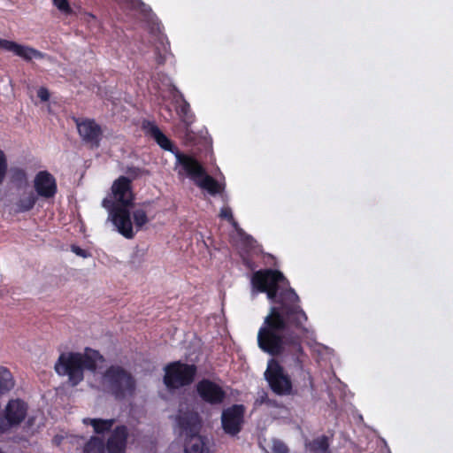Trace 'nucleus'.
<instances>
[{
	"label": "nucleus",
	"mask_w": 453,
	"mask_h": 453,
	"mask_svg": "<svg viewBox=\"0 0 453 453\" xmlns=\"http://www.w3.org/2000/svg\"><path fill=\"white\" fill-rule=\"evenodd\" d=\"M266 403H269V398L265 393H264L256 400V404L258 405L266 404Z\"/></svg>",
	"instance_id": "obj_32"
},
{
	"label": "nucleus",
	"mask_w": 453,
	"mask_h": 453,
	"mask_svg": "<svg viewBox=\"0 0 453 453\" xmlns=\"http://www.w3.org/2000/svg\"><path fill=\"white\" fill-rule=\"evenodd\" d=\"M83 453H106L104 440L99 437L92 436L84 445Z\"/></svg>",
	"instance_id": "obj_23"
},
{
	"label": "nucleus",
	"mask_w": 453,
	"mask_h": 453,
	"mask_svg": "<svg viewBox=\"0 0 453 453\" xmlns=\"http://www.w3.org/2000/svg\"><path fill=\"white\" fill-rule=\"evenodd\" d=\"M147 132L162 149L174 154L176 158L175 169L179 175L189 177L196 186L206 190L211 196L222 193L225 186L207 174L203 166L193 157L181 153L178 150H174L171 141L156 125L149 123Z\"/></svg>",
	"instance_id": "obj_2"
},
{
	"label": "nucleus",
	"mask_w": 453,
	"mask_h": 453,
	"mask_svg": "<svg viewBox=\"0 0 453 453\" xmlns=\"http://www.w3.org/2000/svg\"><path fill=\"white\" fill-rule=\"evenodd\" d=\"M0 50L12 52L15 56L26 61H31L34 58H42L44 56L41 51L32 47L6 39H0Z\"/></svg>",
	"instance_id": "obj_13"
},
{
	"label": "nucleus",
	"mask_w": 453,
	"mask_h": 453,
	"mask_svg": "<svg viewBox=\"0 0 453 453\" xmlns=\"http://www.w3.org/2000/svg\"><path fill=\"white\" fill-rule=\"evenodd\" d=\"M15 382L11 372L5 368L0 367V395L11 391L14 388Z\"/></svg>",
	"instance_id": "obj_21"
},
{
	"label": "nucleus",
	"mask_w": 453,
	"mask_h": 453,
	"mask_svg": "<svg viewBox=\"0 0 453 453\" xmlns=\"http://www.w3.org/2000/svg\"><path fill=\"white\" fill-rule=\"evenodd\" d=\"M157 35H156L155 50L156 59L158 65H163L168 55L169 42L165 35H163L159 27L157 28Z\"/></svg>",
	"instance_id": "obj_18"
},
{
	"label": "nucleus",
	"mask_w": 453,
	"mask_h": 453,
	"mask_svg": "<svg viewBox=\"0 0 453 453\" xmlns=\"http://www.w3.org/2000/svg\"><path fill=\"white\" fill-rule=\"evenodd\" d=\"M53 4L62 12L70 13L71 8L67 0H53Z\"/></svg>",
	"instance_id": "obj_29"
},
{
	"label": "nucleus",
	"mask_w": 453,
	"mask_h": 453,
	"mask_svg": "<svg viewBox=\"0 0 453 453\" xmlns=\"http://www.w3.org/2000/svg\"><path fill=\"white\" fill-rule=\"evenodd\" d=\"M71 250L77 256L83 257V258H87V257H90V253L88 250H83L81 247L76 246V245H72Z\"/></svg>",
	"instance_id": "obj_30"
},
{
	"label": "nucleus",
	"mask_w": 453,
	"mask_h": 453,
	"mask_svg": "<svg viewBox=\"0 0 453 453\" xmlns=\"http://www.w3.org/2000/svg\"><path fill=\"white\" fill-rule=\"evenodd\" d=\"M245 408L242 404H234L225 410L221 414V426L224 432L231 436L238 434L244 422Z\"/></svg>",
	"instance_id": "obj_9"
},
{
	"label": "nucleus",
	"mask_w": 453,
	"mask_h": 453,
	"mask_svg": "<svg viewBox=\"0 0 453 453\" xmlns=\"http://www.w3.org/2000/svg\"><path fill=\"white\" fill-rule=\"evenodd\" d=\"M164 383L168 389H179L190 385L196 377L197 368L195 365L180 361L169 363L165 367Z\"/></svg>",
	"instance_id": "obj_7"
},
{
	"label": "nucleus",
	"mask_w": 453,
	"mask_h": 453,
	"mask_svg": "<svg viewBox=\"0 0 453 453\" xmlns=\"http://www.w3.org/2000/svg\"><path fill=\"white\" fill-rule=\"evenodd\" d=\"M37 201V195L33 191L23 192L14 203L15 213H24L31 211Z\"/></svg>",
	"instance_id": "obj_17"
},
{
	"label": "nucleus",
	"mask_w": 453,
	"mask_h": 453,
	"mask_svg": "<svg viewBox=\"0 0 453 453\" xmlns=\"http://www.w3.org/2000/svg\"><path fill=\"white\" fill-rule=\"evenodd\" d=\"M103 384L117 399L131 396L136 387L132 374L119 365H111L104 372Z\"/></svg>",
	"instance_id": "obj_6"
},
{
	"label": "nucleus",
	"mask_w": 453,
	"mask_h": 453,
	"mask_svg": "<svg viewBox=\"0 0 453 453\" xmlns=\"http://www.w3.org/2000/svg\"><path fill=\"white\" fill-rule=\"evenodd\" d=\"M115 420L113 418L109 419H102V418H83V423L85 425H90L93 426L95 433L96 434H103L104 432L109 431Z\"/></svg>",
	"instance_id": "obj_20"
},
{
	"label": "nucleus",
	"mask_w": 453,
	"mask_h": 453,
	"mask_svg": "<svg viewBox=\"0 0 453 453\" xmlns=\"http://www.w3.org/2000/svg\"><path fill=\"white\" fill-rule=\"evenodd\" d=\"M0 453H3L2 451H0Z\"/></svg>",
	"instance_id": "obj_34"
},
{
	"label": "nucleus",
	"mask_w": 453,
	"mask_h": 453,
	"mask_svg": "<svg viewBox=\"0 0 453 453\" xmlns=\"http://www.w3.org/2000/svg\"><path fill=\"white\" fill-rule=\"evenodd\" d=\"M311 453H330L329 439L326 435L319 436L306 444Z\"/></svg>",
	"instance_id": "obj_19"
},
{
	"label": "nucleus",
	"mask_w": 453,
	"mask_h": 453,
	"mask_svg": "<svg viewBox=\"0 0 453 453\" xmlns=\"http://www.w3.org/2000/svg\"><path fill=\"white\" fill-rule=\"evenodd\" d=\"M12 179L13 181L25 182L27 180V173L21 168L12 169Z\"/></svg>",
	"instance_id": "obj_27"
},
{
	"label": "nucleus",
	"mask_w": 453,
	"mask_h": 453,
	"mask_svg": "<svg viewBox=\"0 0 453 453\" xmlns=\"http://www.w3.org/2000/svg\"><path fill=\"white\" fill-rule=\"evenodd\" d=\"M196 388L200 398L210 405H220L224 403L226 392L221 386L211 380L203 379Z\"/></svg>",
	"instance_id": "obj_10"
},
{
	"label": "nucleus",
	"mask_w": 453,
	"mask_h": 453,
	"mask_svg": "<svg viewBox=\"0 0 453 453\" xmlns=\"http://www.w3.org/2000/svg\"><path fill=\"white\" fill-rule=\"evenodd\" d=\"M36 195L43 198H51L57 193V183L52 174L47 171L39 172L34 180Z\"/></svg>",
	"instance_id": "obj_14"
},
{
	"label": "nucleus",
	"mask_w": 453,
	"mask_h": 453,
	"mask_svg": "<svg viewBox=\"0 0 453 453\" xmlns=\"http://www.w3.org/2000/svg\"><path fill=\"white\" fill-rule=\"evenodd\" d=\"M265 405H267L268 407H279L280 406L275 400H272L270 398H269V403H266Z\"/></svg>",
	"instance_id": "obj_33"
},
{
	"label": "nucleus",
	"mask_w": 453,
	"mask_h": 453,
	"mask_svg": "<svg viewBox=\"0 0 453 453\" xmlns=\"http://www.w3.org/2000/svg\"><path fill=\"white\" fill-rule=\"evenodd\" d=\"M133 218H134V225L136 228V231H139L142 229V227L148 223L149 219L147 217V213L142 209H135L133 211Z\"/></svg>",
	"instance_id": "obj_24"
},
{
	"label": "nucleus",
	"mask_w": 453,
	"mask_h": 453,
	"mask_svg": "<svg viewBox=\"0 0 453 453\" xmlns=\"http://www.w3.org/2000/svg\"><path fill=\"white\" fill-rule=\"evenodd\" d=\"M127 436L128 431L127 426H117L108 438L105 445L106 453H125Z\"/></svg>",
	"instance_id": "obj_16"
},
{
	"label": "nucleus",
	"mask_w": 453,
	"mask_h": 453,
	"mask_svg": "<svg viewBox=\"0 0 453 453\" xmlns=\"http://www.w3.org/2000/svg\"><path fill=\"white\" fill-rule=\"evenodd\" d=\"M37 96L42 102H46L50 99L49 90L43 87L38 89Z\"/></svg>",
	"instance_id": "obj_31"
},
{
	"label": "nucleus",
	"mask_w": 453,
	"mask_h": 453,
	"mask_svg": "<svg viewBox=\"0 0 453 453\" xmlns=\"http://www.w3.org/2000/svg\"><path fill=\"white\" fill-rule=\"evenodd\" d=\"M104 357L99 351L86 348L84 353H61L55 363L54 369L59 376H67L68 382L77 386L84 379V371L95 372Z\"/></svg>",
	"instance_id": "obj_4"
},
{
	"label": "nucleus",
	"mask_w": 453,
	"mask_h": 453,
	"mask_svg": "<svg viewBox=\"0 0 453 453\" xmlns=\"http://www.w3.org/2000/svg\"><path fill=\"white\" fill-rule=\"evenodd\" d=\"M27 405L22 400L14 399L9 401L4 410V418L7 422L6 426L10 427L21 423L27 416Z\"/></svg>",
	"instance_id": "obj_15"
},
{
	"label": "nucleus",
	"mask_w": 453,
	"mask_h": 453,
	"mask_svg": "<svg viewBox=\"0 0 453 453\" xmlns=\"http://www.w3.org/2000/svg\"><path fill=\"white\" fill-rule=\"evenodd\" d=\"M133 201L131 181L127 177L120 176L111 186V195L102 202V206L108 211L107 221H111L116 230L127 239L134 236L130 215Z\"/></svg>",
	"instance_id": "obj_3"
},
{
	"label": "nucleus",
	"mask_w": 453,
	"mask_h": 453,
	"mask_svg": "<svg viewBox=\"0 0 453 453\" xmlns=\"http://www.w3.org/2000/svg\"><path fill=\"white\" fill-rule=\"evenodd\" d=\"M265 377L271 389L279 395H289L292 391V383L289 377L285 374L283 368L274 360H270Z\"/></svg>",
	"instance_id": "obj_8"
},
{
	"label": "nucleus",
	"mask_w": 453,
	"mask_h": 453,
	"mask_svg": "<svg viewBox=\"0 0 453 453\" xmlns=\"http://www.w3.org/2000/svg\"><path fill=\"white\" fill-rule=\"evenodd\" d=\"M74 121L82 142L91 148H98L103 135L101 127L94 119H75Z\"/></svg>",
	"instance_id": "obj_11"
},
{
	"label": "nucleus",
	"mask_w": 453,
	"mask_h": 453,
	"mask_svg": "<svg viewBox=\"0 0 453 453\" xmlns=\"http://www.w3.org/2000/svg\"><path fill=\"white\" fill-rule=\"evenodd\" d=\"M123 8L139 12L145 17H149L151 10L141 0H116Z\"/></svg>",
	"instance_id": "obj_22"
},
{
	"label": "nucleus",
	"mask_w": 453,
	"mask_h": 453,
	"mask_svg": "<svg viewBox=\"0 0 453 453\" xmlns=\"http://www.w3.org/2000/svg\"><path fill=\"white\" fill-rule=\"evenodd\" d=\"M83 20L88 25L92 33H98L101 30V23L92 13L86 12L83 15Z\"/></svg>",
	"instance_id": "obj_25"
},
{
	"label": "nucleus",
	"mask_w": 453,
	"mask_h": 453,
	"mask_svg": "<svg viewBox=\"0 0 453 453\" xmlns=\"http://www.w3.org/2000/svg\"><path fill=\"white\" fill-rule=\"evenodd\" d=\"M180 434L185 436V453H210L209 440L200 435L202 418L194 411H180L176 417Z\"/></svg>",
	"instance_id": "obj_5"
},
{
	"label": "nucleus",
	"mask_w": 453,
	"mask_h": 453,
	"mask_svg": "<svg viewBox=\"0 0 453 453\" xmlns=\"http://www.w3.org/2000/svg\"><path fill=\"white\" fill-rule=\"evenodd\" d=\"M288 280L282 273L265 269L255 272L251 276V297L258 293H266L267 298L277 305L272 306L257 333V345L272 356H278L287 350L291 353L294 367L312 384V378L304 370L307 356L301 345V335L313 337L314 332L304 326L308 318L301 308L300 298L288 287Z\"/></svg>",
	"instance_id": "obj_1"
},
{
	"label": "nucleus",
	"mask_w": 453,
	"mask_h": 453,
	"mask_svg": "<svg viewBox=\"0 0 453 453\" xmlns=\"http://www.w3.org/2000/svg\"><path fill=\"white\" fill-rule=\"evenodd\" d=\"M8 164L4 152L0 150V186L4 180L7 173Z\"/></svg>",
	"instance_id": "obj_26"
},
{
	"label": "nucleus",
	"mask_w": 453,
	"mask_h": 453,
	"mask_svg": "<svg viewBox=\"0 0 453 453\" xmlns=\"http://www.w3.org/2000/svg\"><path fill=\"white\" fill-rule=\"evenodd\" d=\"M170 91L174 103L177 104V113L181 121L186 126L185 136L187 142H193V134L189 129V126L194 121V115L191 112L189 104L185 100L182 93L173 85L171 86Z\"/></svg>",
	"instance_id": "obj_12"
},
{
	"label": "nucleus",
	"mask_w": 453,
	"mask_h": 453,
	"mask_svg": "<svg viewBox=\"0 0 453 453\" xmlns=\"http://www.w3.org/2000/svg\"><path fill=\"white\" fill-rule=\"evenodd\" d=\"M219 216L223 219H226L231 224L232 226L237 229L238 227V224L237 222L234 220V217H233V213H232V210L231 208L229 207H223L221 210H220V214Z\"/></svg>",
	"instance_id": "obj_28"
}]
</instances>
